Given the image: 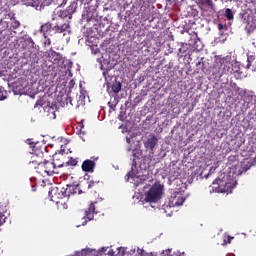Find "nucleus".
I'll return each mask as SVG.
<instances>
[{
  "mask_svg": "<svg viewBox=\"0 0 256 256\" xmlns=\"http://www.w3.org/2000/svg\"><path fill=\"white\" fill-rule=\"evenodd\" d=\"M79 163L78 158L70 157L69 161L65 163L66 167H75Z\"/></svg>",
  "mask_w": 256,
  "mask_h": 256,
  "instance_id": "20",
  "label": "nucleus"
},
{
  "mask_svg": "<svg viewBox=\"0 0 256 256\" xmlns=\"http://www.w3.org/2000/svg\"><path fill=\"white\" fill-rule=\"evenodd\" d=\"M230 69H231V75H233V73H239V69H240L239 64L237 62H234V63L231 62Z\"/></svg>",
  "mask_w": 256,
  "mask_h": 256,
  "instance_id": "23",
  "label": "nucleus"
},
{
  "mask_svg": "<svg viewBox=\"0 0 256 256\" xmlns=\"http://www.w3.org/2000/svg\"><path fill=\"white\" fill-rule=\"evenodd\" d=\"M94 170L95 161L87 159L82 163V171H84L85 173H93Z\"/></svg>",
  "mask_w": 256,
  "mask_h": 256,
  "instance_id": "12",
  "label": "nucleus"
},
{
  "mask_svg": "<svg viewBox=\"0 0 256 256\" xmlns=\"http://www.w3.org/2000/svg\"><path fill=\"white\" fill-rule=\"evenodd\" d=\"M66 190L68 192V197H71V195H81L83 193V190H81V184L78 185H67Z\"/></svg>",
  "mask_w": 256,
  "mask_h": 256,
  "instance_id": "10",
  "label": "nucleus"
},
{
  "mask_svg": "<svg viewBox=\"0 0 256 256\" xmlns=\"http://www.w3.org/2000/svg\"><path fill=\"white\" fill-rule=\"evenodd\" d=\"M219 31L223 30V24H218Z\"/></svg>",
  "mask_w": 256,
  "mask_h": 256,
  "instance_id": "36",
  "label": "nucleus"
},
{
  "mask_svg": "<svg viewBox=\"0 0 256 256\" xmlns=\"http://www.w3.org/2000/svg\"><path fill=\"white\" fill-rule=\"evenodd\" d=\"M161 195H163V188L161 185H154L145 194L144 200L146 203H157V201L161 199Z\"/></svg>",
  "mask_w": 256,
  "mask_h": 256,
  "instance_id": "2",
  "label": "nucleus"
},
{
  "mask_svg": "<svg viewBox=\"0 0 256 256\" xmlns=\"http://www.w3.org/2000/svg\"><path fill=\"white\" fill-rule=\"evenodd\" d=\"M48 56L54 58V60L52 61V63H54V65L57 64V63H59V61H61V59L63 58V57L61 56V53L55 52V51H53V50H51V52H50V54H48Z\"/></svg>",
  "mask_w": 256,
  "mask_h": 256,
  "instance_id": "17",
  "label": "nucleus"
},
{
  "mask_svg": "<svg viewBox=\"0 0 256 256\" xmlns=\"http://www.w3.org/2000/svg\"><path fill=\"white\" fill-rule=\"evenodd\" d=\"M34 169H36V173H39V175H46L45 160H42Z\"/></svg>",
  "mask_w": 256,
  "mask_h": 256,
  "instance_id": "16",
  "label": "nucleus"
},
{
  "mask_svg": "<svg viewBox=\"0 0 256 256\" xmlns=\"http://www.w3.org/2000/svg\"><path fill=\"white\" fill-rule=\"evenodd\" d=\"M97 186V182L95 181H90L88 183V189H93V187Z\"/></svg>",
  "mask_w": 256,
  "mask_h": 256,
  "instance_id": "32",
  "label": "nucleus"
},
{
  "mask_svg": "<svg viewBox=\"0 0 256 256\" xmlns=\"http://www.w3.org/2000/svg\"><path fill=\"white\" fill-rule=\"evenodd\" d=\"M121 87H122L121 82L115 81L112 84V91H113V93H115V94L119 93L121 91Z\"/></svg>",
  "mask_w": 256,
  "mask_h": 256,
  "instance_id": "19",
  "label": "nucleus"
},
{
  "mask_svg": "<svg viewBox=\"0 0 256 256\" xmlns=\"http://www.w3.org/2000/svg\"><path fill=\"white\" fill-rule=\"evenodd\" d=\"M49 46H51V39L49 38V36H47L44 41V47H49Z\"/></svg>",
  "mask_w": 256,
  "mask_h": 256,
  "instance_id": "31",
  "label": "nucleus"
},
{
  "mask_svg": "<svg viewBox=\"0 0 256 256\" xmlns=\"http://www.w3.org/2000/svg\"><path fill=\"white\" fill-rule=\"evenodd\" d=\"M49 197H50L51 201H57V199H65V197H69L67 188L53 187L49 191Z\"/></svg>",
  "mask_w": 256,
  "mask_h": 256,
  "instance_id": "5",
  "label": "nucleus"
},
{
  "mask_svg": "<svg viewBox=\"0 0 256 256\" xmlns=\"http://www.w3.org/2000/svg\"><path fill=\"white\" fill-rule=\"evenodd\" d=\"M32 151V154L39 155L40 157L43 158L45 151H47V146L41 145L40 143H35L32 146Z\"/></svg>",
  "mask_w": 256,
  "mask_h": 256,
  "instance_id": "11",
  "label": "nucleus"
},
{
  "mask_svg": "<svg viewBox=\"0 0 256 256\" xmlns=\"http://www.w3.org/2000/svg\"><path fill=\"white\" fill-rule=\"evenodd\" d=\"M126 142H127L128 144H131V138L126 137Z\"/></svg>",
  "mask_w": 256,
  "mask_h": 256,
  "instance_id": "37",
  "label": "nucleus"
},
{
  "mask_svg": "<svg viewBox=\"0 0 256 256\" xmlns=\"http://www.w3.org/2000/svg\"><path fill=\"white\" fill-rule=\"evenodd\" d=\"M185 203V197H183V193L181 191H175L171 194L168 203H165L162 206L164 212L168 213L167 209H171V207H179Z\"/></svg>",
  "mask_w": 256,
  "mask_h": 256,
  "instance_id": "1",
  "label": "nucleus"
},
{
  "mask_svg": "<svg viewBox=\"0 0 256 256\" xmlns=\"http://www.w3.org/2000/svg\"><path fill=\"white\" fill-rule=\"evenodd\" d=\"M58 17H61V19H65L67 17H68V19H71V14H69L68 11L65 9V10H61L58 13Z\"/></svg>",
  "mask_w": 256,
  "mask_h": 256,
  "instance_id": "24",
  "label": "nucleus"
},
{
  "mask_svg": "<svg viewBox=\"0 0 256 256\" xmlns=\"http://www.w3.org/2000/svg\"><path fill=\"white\" fill-rule=\"evenodd\" d=\"M132 153H133V157H137V150H133Z\"/></svg>",
  "mask_w": 256,
  "mask_h": 256,
  "instance_id": "38",
  "label": "nucleus"
},
{
  "mask_svg": "<svg viewBox=\"0 0 256 256\" xmlns=\"http://www.w3.org/2000/svg\"><path fill=\"white\" fill-rule=\"evenodd\" d=\"M200 65H202V71L205 72V62L199 61V62L196 64V67H199Z\"/></svg>",
  "mask_w": 256,
  "mask_h": 256,
  "instance_id": "33",
  "label": "nucleus"
},
{
  "mask_svg": "<svg viewBox=\"0 0 256 256\" xmlns=\"http://www.w3.org/2000/svg\"><path fill=\"white\" fill-rule=\"evenodd\" d=\"M7 99V92L3 86H0V101Z\"/></svg>",
  "mask_w": 256,
  "mask_h": 256,
  "instance_id": "26",
  "label": "nucleus"
},
{
  "mask_svg": "<svg viewBox=\"0 0 256 256\" xmlns=\"http://www.w3.org/2000/svg\"><path fill=\"white\" fill-rule=\"evenodd\" d=\"M225 17H226V19H228V21H233V19H234L233 11L229 8H226L225 9Z\"/></svg>",
  "mask_w": 256,
  "mask_h": 256,
  "instance_id": "22",
  "label": "nucleus"
},
{
  "mask_svg": "<svg viewBox=\"0 0 256 256\" xmlns=\"http://www.w3.org/2000/svg\"><path fill=\"white\" fill-rule=\"evenodd\" d=\"M45 99L44 98H40L36 101L35 105H34V108L37 109V107H43L45 108Z\"/></svg>",
  "mask_w": 256,
  "mask_h": 256,
  "instance_id": "25",
  "label": "nucleus"
},
{
  "mask_svg": "<svg viewBox=\"0 0 256 256\" xmlns=\"http://www.w3.org/2000/svg\"><path fill=\"white\" fill-rule=\"evenodd\" d=\"M20 26H21V23L17 20L12 21L11 23L12 29H19Z\"/></svg>",
  "mask_w": 256,
  "mask_h": 256,
  "instance_id": "29",
  "label": "nucleus"
},
{
  "mask_svg": "<svg viewBox=\"0 0 256 256\" xmlns=\"http://www.w3.org/2000/svg\"><path fill=\"white\" fill-rule=\"evenodd\" d=\"M25 45H30L31 47H34L35 42L33 41V38L28 37L24 40Z\"/></svg>",
  "mask_w": 256,
  "mask_h": 256,
  "instance_id": "28",
  "label": "nucleus"
},
{
  "mask_svg": "<svg viewBox=\"0 0 256 256\" xmlns=\"http://www.w3.org/2000/svg\"><path fill=\"white\" fill-rule=\"evenodd\" d=\"M60 159H65V156H63V154H60L58 156L55 155L53 157V162L44 160L46 175H54L55 169H57V167H63V163L57 162L60 161Z\"/></svg>",
  "mask_w": 256,
  "mask_h": 256,
  "instance_id": "3",
  "label": "nucleus"
},
{
  "mask_svg": "<svg viewBox=\"0 0 256 256\" xmlns=\"http://www.w3.org/2000/svg\"><path fill=\"white\" fill-rule=\"evenodd\" d=\"M95 203L97 202L91 203L88 209L85 211V216L83 217L85 221L82 222V225H87V221H92L95 213H97V211H95Z\"/></svg>",
  "mask_w": 256,
  "mask_h": 256,
  "instance_id": "7",
  "label": "nucleus"
},
{
  "mask_svg": "<svg viewBox=\"0 0 256 256\" xmlns=\"http://www.w3.org/2000/svg\"><path fill=\"white\" fill-rule=\"evenodd\" d=\"M157 136L155 135H150L148 139L144 142V147L145 149H148L150 153H153V150L155 149L157 143H158Z\"/></svg>",
  "mask_w": 256,
  "mask_h": 256,
  "instance_id": "8",
  "label": "nucleus"
},
{
  "mask_svg": "<svg viewBox=\"0 0 256 256\" xmlns=\"http://www.w3.org/2000/svg\"><path fill=\"white\" fill-rule=\"evenodd\" d=\"M144 4L141 6V9H140V11H143V9H144V11H146V9H149V5L147 6V4H145V2H143Z\"/></svg>",
  "mask_w": 256,
  "mask_h": 256,
  "instance_id": "34",
  "label": "nucleus"
},
{
  "mask_svg": "<svg viewBox=\"0 0 256 256\" xmlns=\"http://www.w3.org/2000/svg\"><path fill=\"white\" fill-rule=\"evenodd\" d=\"M69 27H70L69 23H64L60 26L59 25L52 26V33H54V35L65 33V31H67Z\"/></svg>",
  "mask_w": 256,
  "mask_h": 256,
  "instance_id": "13",
  "label": "nucleus"
},
{
  "mask_svg": "<svg viewBox=\"0 0 256 256\" xmlns=\"http://www.w3.org/2000/svg\"><path fill=\"white\" fill-rule=\"evenodd\" d=\"M218 72L220 73V77H223V75H231V61L225 58L221 59Z\"/></svg>",
  "mask_w": 256,
  "mask_h": 256,
  "instance_id": "6",
  "label": "nucleus"
},
{
  "mask_svg": "<svg viewBox=\"0 0 256 256\" xmlns=\"http://www.w3.org/2000/svg\"><path fill=\"white\" fill-rule=\"evenodd\" d=\"M205 3L210 7V9H214L215 4H213V0H205Z\"/></svg>",
  "mask_w": 256,
  "mask_h": 256,
  "instance_id": "30",
  "label": "nucleus"
},
{
  "mask_svg": "<svg viewBox=\"0 0 256 256\" xmlns=\"http://www.w3.org/2000/svg\"><path fill=\"white\" fill-rule=\"evenodd\" d=\"M246 171H249V166H245L244 164H240L235 166V175H243V173H246Z\"/></svg>",
  "mask_w": 256,
  "mask_h": 256,
  "instance_id": "15",
  "label": "nucleus"
},
{
  "mask_svg": "<svg viewBox=\"0 0 256 256\" xmlns=\"http://www.w3.org/2000/svg\"><path fill=\"white\" fill-rule=\"evenodd\" d=\"M48 111V117L49 119H57V114H55V108L53 107H48L47 108Z\"/></svg>",
  "mask_w": 256,
  "mask_h": 256,
  "instance_id": "21",
  "label": "nucleus"
},
{
  "mask_svg": "<svg viewBox=\"0 0 256 256\" xmlns=\"http://www.w3.org/2000/svg\"><path fill=\"white\" fill-rule=\"evenodd\" d=\"M213 185H217L212 187V191L215 193H229L231 189V182H227L222 179H216L213 182Z\"/></svg>",
  "mask_w": 256,
  "mask_h": 256,
  "instance_id": "4",
  "label": "nucleus"
},
{
  "mask_svg": "<svg viewBox=\"0 0 256 256\" xmlns=\"http://www.w3.org/2000/svg\"><path fill=\"white\" fill-rule=\"evenodd\" d=\"M26 143H28V145H31V147H33V145H35V143H33V139H28L26 141Z\"/></svg>",
  "mask_w": 256,
  "mask_h": 256,
  "instance_id": "35",
  "label": "nucleus"
},
{
  "mask_svg": "<svg viewBox=\"0 0 256 256\" xmlns=\"http://www.w3.org/2000/svg\"><path fill=\"white\" fill-rule=\"evenodd\" d=\"M40 32L42 33L44 39H47L49 35H53V24L52 23H45L41 26Z\"/></svg>",
  "mask_w": 256,
  "mask_h": 256,
  "instance_id": "9",
  "label": "nucleus"
},
{
  "mask_svg": "<svg viewBox=\"0 0 256 256\" xmlns=\"http://www.w3.org/2000/svg\"><path fill=\"white\" fill-rule=\"evenodd\" d=\"M57 163H62L63 166L65 165V162H63V159L57 160Z\"/></svg>",
  "mask_w": 256,
  "mask_h": 256,
  "instance_id": "39",
  "label": "nucleus"
},
{
  "mask_svg": "<svg viewBox=\"0 0 256 256\" xmlns=\"http://www.w3.org/2000/svg\"><path fill=\"white\" fill-rule=\"evenodd\" d=\"M70 15V19H73V13L77 11V3L75 1L71 2L70 5L66 8Z\"/></svg>",
  "mask_w": 256,
  "mask_h": 256,
  "instance_id": "18",
  "label": "nucleus"
},
{
  "mask_svg": "<svg viewBox=\"0 0 256 256\" xmlns=\"http://www.w3.org/2000/svg\"><path fill=\"white\" fill-rule=\"evenodd\" d=\"M227 243H231V237H228Z\"/></svg>",
  "mask_w": 256,
  "mask_h": 256,
  "instance_id": "40",
  "label": "nucleus"
},
{
  "mask_svg": "<svg viewBox=\"0 0 256 256\" xmlns=\"http://www.w3.org/2000/svg\"><path fill=\"white\" fill-rule=\"evenodd\" d=\"M127 177H133V176H131V172H129V173L127 174Z\"/></svg>",
  "mask_w": 256,
  "mask_h": 256,
  "instance_id": "41",
  "label": "nucleus"
},
{
  "mask_svg": "<svg viewBox=\"0 0 256 256\" xmlns=\"http://www.w3.org/2000/svg\"><path fill=\"white\" fill-rule=\"evenodd\" d=\"M83 121L84 120H82L79 124H78V126H77V130L78 131H80V133H82L83 135H85V125L83 124Z\"/></svg>",
  "mask_w": 256,
  "mask_h": 256,
  "instance_id": "27",
  "label": "nucleus"
},
{
  "mask_svg": "<svg viewBox=\"0 0 256 256\" xmlns=\"http://www.w3.org/2000/svg\"><path fill=\"white\" fill-rule=\"evenodd\" d=\"M31 157H30V165L32 167H37L39 163H41V161H43V157H41L40 155L37 154H32L30 153Z\"/></svg>",
  "mask_w": 256,
  "mask_h": 256,
  "instance_id": "14",
  "label": "nucleus"
}]
</instances>
